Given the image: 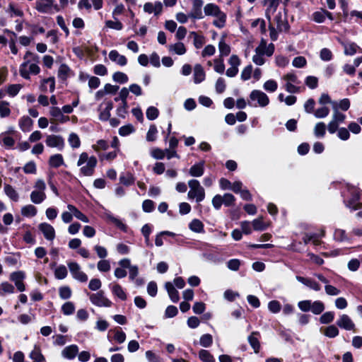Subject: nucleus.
I'll return each mask as SVG.
<instances>
[{
    "mask_svg": "<svg viewBox=\"0 0 362 362\" xmlns=\"http://www.w3.org/2000/svg\"><path fill=\"white\" fill-rule=\"evenodd\" d=\"M24 62L19 68L20 75L25 79H30V75H37L40 71V68L37 65L39 62V56L28 51L24 57Z\"/></svg>",
    "mask_w": 362,
    "mask_h": 362,
    "instance_id": "f257e3e1",
    "label": "nucleus"
},
{
    "mask_svg": "<svg viewBox=\"0 0 362 362\" xmlns=\"http://www.w3.org/2000/svg\"><path fill=\"white\" fill-rule=\"evenodd\" d=\"M97 163L96 157L89 156L86 152H82L77 161V166L80 167V174L86 177L92 176L95 173Z\"/></svg>",
    "mask_w": 362,
    "mask_h": 362,
    "instance_id": "f03ea898",
    "label": "nucleus"
},
{
    "mask_svg": "<svg viewBox=\"0 0 362 362\" xmlns=\"http://www.w3.org/2000/svg\"><path fill=\"white\" fill-rule=\"evenodd\" d=\"M346 192H343L345 205L352 211L360 209L361 204L357 202L360 197L359 190L354 186L349 184L346 185Z\"/></svg>",
    "mask_w": 362,
    "mask_h": 362,
    "instance_id": "7ed1b4c3",
    "label": "nucleus"
},
{
    "mask_svg": "<svg viewBox=\"0 0 362 362\" xmlns=\"http://www.w3.org/2000/svg\"><path fill=\"white\" fill-rule=\"evenodd\" d=\"M189 191L187 197L189 199H195L197 202H202L205 198V190L199 180L192 179L188 181Z\"/></svg>",
    "mask_w": 362,
    "mask_h": 362,
    "instance_id": "20e7f679",
    "label": "nucleus"
},
{
    "mask_svg": "<svg viewBox=\"0 0 362 362\" xmlns=\"http://www.w3.org/2000/svg\"><path fill=\"white\" fill-rule=\"evenodd\" d=\"M34 189L30 193V200L33 204H40L46 198V184L42 179H37L34 184Z\"/></svg>",
    "mask_w": 362,
    "mask_h": 362,
    "instance_id": "39448f33",
    "label": "nucleus"
},
{
    "mask_svg": "<svg viewBox=\"0 0 362 362\" xmlns=\"http://www.w3.org/2000/svg\"><path fill=\"white\" fill-rule=\"evenodd\" d=\"M249 104L254 107H266L269 103L267 95L259 90H253L249 96Z\"/></svg>",
    "mask_w": 362,
    "mask_h": 362,
    "instance_id": "423d86ee",
    "label": "nucleus"
},
{
    "mask_svg": "<svg viewBox=\"0 0 362 362\" xmlns=\"http://www.w3.org/2000/svg\"><path fill=\"white\" fill-rule=\"evenodd\" d=\"M332 119L327 124V129L330 134H334L338 129L339 125L346 119V115L339 110L337 107H333Z\"/></svg>",
    "mask_w": 362,
    "mask_h": 362,
    "instance_id": "0eeeda50",
    "label": "nucleus"
},
{
    "mask_svg": "<svg viewBox=\"0 0 362 362\" xmlns=\"http://www.w3.org/2000/svg\"><path fill=\"white\" fill-rule=\"evenodd\" d=\"M274 21L276 23L277 30L280 32H287L289 25L287 21L286 8H279L278 12L274 15Z\"/></svg>",
    "mask_w": 362,
    "mask_h": 362,
    "instance_id": "6e6552de",
    "label": "nucleus"
},
{
    "mask_svg": "<svg viewBox=\"0 0 362 362\" xmlns=\"http://www.w3.org/2000/svg\"><path fill=\"white\" fill-rule=\"evenodd\" d=\"M283 79L286 81L285 89L290 93H296L300 91V88L296 85L299 84L297 76L293 73H288L284 76Z\"/></svg>",
    "mask_w": 362,
    "mask_h": 362,
    "instance_id": "1a4fd4ad",
    "label": "nucleus"
},
{
    "mask_svg": "<svg viewBox=\"0 0 362 362\" xmlns=\"http://www.w3.org/2000/svg\"><path fill=\"white\" fill-rule=\"evenodd\" d=\"M35 8L37 11L42 13H49L54 9L59 11V6L54 4V0L37 1L35 2Z\"/></svg>",
    "mask_w": 362,
    "mask_h": 362,
    "instance_id": "9d476101",
    "label": "nucleus"
},
{
    "mask_svg": "<svg viewBox=\"0 0 362 362\" xmlns=\"http://www.w3.org/2000/svg\"><path fill=\"white\" fill-rule=\"evenodd\" d=\"M90 302L98 307H110L112 302L104 295V292L100 291L90 295Z\"/></svg>",
    "mask_w": 362,
    "mask_h": 362,
    "instance_id": "9b49d317",
    "label": "nucleus"
},
{
    "mask_svg": "<svg viewBox=\"0 0 362 362\" xmlns=\"http://www.w3.org/2000/svg\"><path fill=\"white\" fill-rule=\"evenodd\" d=\"M67 265L74 279L81 282L88 281V276L81 270V267L77 262H70Z\"/></svg>",
    "mask_w": 362,
    "mask_h": 362,
    "instance_id": "f8f14e48",
    "label": "nucleus"
},
{
    "mask_svg": "<svg viewBox=\"0 0 362 362\" xmlns=\"http://www.w3.org/2000/svg\"><path fill=\"white\" fill-rule=\"evenodd\" d=\"M25 278V274L23 271H16L10 274L9 279L13 281L20 292H23L25 290V286L23 283V280Z\"/></svg>",
    "mask_w": 362,
    "mask_h": 362,
    "instance_id": "ddd939ff",
    "label": "nucleus"
},
{
    "mask_svg": "<svg viewBox=\"0 0 362 362\" xmlns=\"http://www.w3.org/2000/svg\"><path fill=\"white\" fill-rule=\"evenodd\" d=\"M281 1L282 0H264V5L267 6L265 15L269 21H271L272 17L278 12V7Z\"/></svg>",
    "mask_w": 362,
    "mask_h": 362,
    "instance_id": "4468645a",
    "label": "nucleus"
},
{
    "mask_svg": "<svg viewBox=\"0 0 362 362\" xmlns=\"http://www.w3.org/2000/svg\"><path fill=\"white\" fill-rule=\"evenodd\" d=\"M240 58L237 55L233 54L228 60V64L230 66L226 70V76L228 77L235 76L238 73V66L240 65Z\"/></svg>",
    "mask_w": 362,
    "mask_h": 362,
    "instance_id": "2eb2a0df",
    "label": "nucleus"
},
{
    "mask_svg": "<svg viewBox=\"0 0 362 362\" xmlns=\"http://www.w3.org/2000/svg\"><path fill=\"white\" fill-rule=\"evenodd\" d=\"M46 145L51 148H57L62 150L64 147V140L59 135H48L45 140Z\"/></svg>",
    "mask_w": 362,
    "mask_h": 362,
    "instance_id": "dca6fc26",
    "label": "nucleus"
},
{
    "mask_svg": "<svg viewBox=\"0 0 362 362\" xmlns=\"http://www.w3.org/2000/svg\"><path fill=\"white\" fill-rule=\"evenodd\" d=\"M38 229L46 240L52 241L55 238V230L52 225L45 222L41 223L38 225Z\"/></svg>",
    "mask_w": 362,
    "mask_h": 362,
    "instance_id": "f3484780",
    "label": "nucleus"
},
{
    "mask_svg": "<svg viewBox=\"0 0 362 362\" xmlns=\"http://www.w3.org/2000/svg\"><path fill=\"white\" fill-rule=\"evenodd\" d=\"M255 52L262 54L263 56L271 57L274 52V45L272 43L267 45L266 40L262 39L259 45L255 48Z\"/></svg>",
    "mask_w": 362,
    "mask_h": 362,
    "instance_id": "a211bd4d",
    "label": "nucleus"
},
{
    "mask_svg": "<svg viewBox=\"0 0 362 362\" xmlns=\"http://www.w3.org/2000/svg\"><path fill=\"white\" fill-rule=\"evenodd\" d=\"M337 325L342 329L346 330H354L355 324L350 318V317L346 314L341 315L337 321Z\"/></svg>",
    "mask_w": 362,
    "mask_h": 362,
    "instance_id": "6ab92c4d",
    "label": "nucleus"
},
{
    "mask_svg": "<svg viewBox=\"0 0 362 362\" xmlns=\"http://www.w3.org/2000/svg\"><path fill=\"white\" fill-rule=\"evenodd\" d=\"M205 170V162L201 160L192 165L189 169V175L194 177H202Z\"/></svg>",
    "mask_w": 362,
    "mask_h": 362,
    "instance_id": "aec40b11",
    "label": "nucleus"
},
{
    "mask_svg": "<svg viewBox=\"0 0 362 362\" xmlns=\"http://www.w3.org/2000/svg\"><path fill=\"white\" fill-rule=\"evenodd\" d=\"M109 59L120 66H124L127 64L126 57L120 54L117 50H111L110 52Z\"/></svg>",
    "mask_w": 362,
    "mask_h": 362,
    "instance_id": "412c9836",
    "label": "nucleus"
},
{
    "mask_svg": "<svg viewBox=\"0 0 362 362\" xmlns=\"http://www.w3.org/2000/svg\"><path fill=\"white\" fill-rule=\"evenodd\" d=\"M50 115L56 122L65 123L69 120V117L64 115L62 110L57 107H52L50 109Z\"/></svg>",
    "mask_w": 362,
    "mask_h": 362,
    "instance_id": "4be33fe9",
    "label": "nucleus"
},
{
    "mask_svg": "<svg viewBox=\"0 0 362 362\" xmlns=\"http://www.w3.org/2000/svg\"><path fill=\"white\" fill-rule=\"evenodd\" d=\"M296 278L299 282L315 291H319L321 289L320 285L312 279L305 278L300 276H296Z\"/></svg>",
    "mask_w": 362,
    "mask_h": 362,
    "instance_id": "5701e85b",
    "label": "nucleus"
},
{
    "mask_svg": "<svg viewBox=\"0 0 362 362\" xmlns=\"http://www.w3.org/2000/svg\"><path fill=\"white\" fill-rule=\"evenodd\" d=\"M78 352V347L75 344H72L65 347L62 351V355L67 359H73L76 357Z\"/></svg>",
    "mask_w": 362,
    "mask_h": 362,
    "instance_id": "b1692460",
    "label": "nucleus"
},
{
    "mask_svg": "<svg viewBox=\"0 0 362 362\" xmlns=\"http://www.w3.org/2000/svg\"><path fill=\"white\" fill-rule=\"evenodd\" d=\"M204 11L205 15L212 16L214 17H216L218 15H221V13H223V12L221 11L219 7L217 5L212 4V3L207 4L204 7Z\"/></svg>",
    "mask_w": 362,
    "mask_h": 362,
    "instance_id": "393cba45",
    "label": "nucleus"
},
{
    "mask_svg": "<svg viewBox=\"0 0 362 362\" xmlns=\"http://www.w3.org/2000/svg\"><path fill=\"white\" fill-rule=\"evenodd\" d=\"M165 288H166L168 296L170 300L173 303H177L180 300L179 293L175 289L174 285L171 282H166L165 284Z\"/></svg>",
    "mask_w": 362,
    "mask_h": 362,
    "instance_id": "a878e982",
    "label": "nucleus"
},
{
    "mask_svg": "<svg viewBox=\"0 0 362 362\" xmlns=\"http://www.w3.org/2000/svg\"><path fill=\"white\" fill-rule=\"evenodd\" d=\"M103 105L105 107L100 111V119L101 120H107L110 117V110L113 108V104L111 101H107L103 103L100 107L102 108Z\"/></svg>",
    "mask_w": 362,
    "mask_h": 362,
    "instance_id": "bb28decb",
    "label": "nucleus"
},
{
    "mask_svg": "<svg viewBox=\"0 0 362 362\" xmlns=\"http://www.w3.org/2000/svg\"><path fill=\"white\" fill-rule=\"evenodd\" d=\"M205 79V72L200 64H196L194 68V82L199 83Z\"/></svg>",
    "mask_w": 362,
    "mask_h": 362,
    "instance_id": "cd10ccee",
    "label": "nucleus"
},
{
    "mask_svg": "<svg viewBox=\"0 0 362 362\" xmlns=\"http://www.w3.org/2000/svg\"><path fill=\"white\" fill-rule=\"evenodd\" d=\"M49 85V91L52 93L55 88V81L54 77H49L47 78L42 79L40 86V89L42 92L47 91V86Z\"/></svg>",
    "mask_w": 362,
    "mask_h": 362,
    "instance_id": "c85d7f7f",
    "label": "nucleus"
},
{
    "mask_svg": "<svg viewBox=\"0 0 362 362\" xmlns=\"http://www.w3.org/2000/svg\"><path fill=\"white\" fill-rule=\"evenodd\" d=\"M29 357L33 362H44L45 358L42 354L41 349L39 346L35 345L33 350L30 353Z\"/></svg>",
    "mask_w": 362,
    "mask_h": 362,
    "instance_id": "c756f323",
    "label": "nucleus"
},
{
    "mask_svg": "<svg viewBox=\"0 0 362 362\" xmlns=\"http://www.w3.org/2000/svg\"><path fill=\"white\" fill-rule=\"evenodd\" d=\"M68 210L71 211L74 216L76 217L77 219L81 221L83 223H88L89 219L88 218L83 214L81 211H79L75 206L72 204H68L67 205Z\"/></svg>",
    "mask_w": 362,
    "mask_h": 362,
    "instance_id": "7c9ffc66",
    "label": "nucleus"
},
{
    "mask_svg": "<svg viewBox=\"0 0 362 362\" xmlns=\"http://www.w3.org/2000/svg\"><path fill=\"white\" fill-rule=\"evenodd\" d=\"M259 334L258 332H253L248 337V341L255 353H258L260 349V344L257 338Z\"/></svg>",
    "mask_w": 362,
    "mask_h": 362,
    "instance_id": "2f4dec72",
    "label": "nucleus"
},
{
    "mask_svg": "<svg viewBox=\"0 0 362 362\" xmlns=\"http://www.w3.org/2000/svg\"><path fill=\"white\" fill-rule=\"evenodd\" d=\"M110 287L111 288L113 295L122 300H125L127 299V294L119 284H114L112 286H110Z\"/></svg>",
    "mask_w": 362,
    "mask_h": 362,
    "instance_id": "473e14b6",
    "label": "nucleus"
},
{
    "mask_svg": "<svg viewBox=\"0 0 362 362\" xmlns=\"http://www.w3.org/2000/svg\"><path fill=\"white\" fill-rule=\"evenodd\" d=\"M64 164L62 155L57 153L50 156L49 165L52 168H59Z\"/></svg>",
    "mask_w": 362,
    "mask_h": 362,
    "instance_id": "72a5a7b5",
    "label": "nucleus"
},
{
    "mask_svg": "<svg viewBox=\"0 0 362 362\" xmlns=\"http://www.w3.org/2000/svg\"><path fill=\"white\" fill-rule=\"evenodd\" d=\"M344 48L346 55H354L358 51L362 52V49L354 42L344 45Z\"/></svg>",
    "mask_w": 362,
    "mask_h": 362,
    "instance_id": "f704fd0d",
    "label": "nucleus"
},
{
    "mask_svg": "<svg viewBox=\"0 0 362 362\" xmlns=\"http://www.w3.org/2000/svg\"><path fill=\"white\" fill-rule=\"evenodd\" d=\"M189 228L195 233H204V224L203 223L197 218L193 219L189 224Z\"/></svg>",
    "mask_w": 362,
    "mask_h": 362,
    "instance_id": "c9c22d12",
    "label": "nucleus"
},
{
    "mask_svg": "<svg viewBox=\"0 0 362 362\" xmlns=\"http://www.w3.org/2000/svg\"><path fill=\"white\" fill-rule=\"evenodd\" d=\"M15 292V287L7 281H4L0 284V296H4L6 294H11Z\"/></svg>",
    "mask_w": 362,
    "mask_h": 362,
    "instance_id": "e433bc0d",
    "label": "nucleus"
},
{
    "mask_svg": "<svg viewBox=\"0 0 362 362\" xmlns=\"http://www.w3.org/2000/svg\"><path fill=\"white\" fill-rule=\"evenodd\" d=\"M4 192L11 200L14 202L18 201V194L11 185L6 184L4 185Z\"/></svg>",
    "mask_w": 362,
    "mask_h": 362,
    "instance_id": "4c0bfd02",
    "label": "nucleus"
},
{
    "mask_svg": "<svg viewBox=\"0 0 362 362\" xmlns=\"http://www.w3.org/2000/svg\"><path fill=\"white\" fill-rule=\"evenodd\" d=\"M169 51L178 55H182L186 53V48L182 42H177L169 45Z\"/></svg>",
    "mask_w": 362,
    "mask_h": 362,
    "instance_id": "58836bf2",
    "label": "nucleus"
},
{
    "mask_svg": "<svg viewBox=\"0 0 362 362\" xmlns=\"http://www.w3.org/2000/svg\"><path fill=\"white\" fill-rule=\"evenodd\" d=\"M218 50L220 52V57L228 56L230 53V47L226 43L223 38L221 39L218 42Z\"/></svg>",
    "mask_w": 362,
    "mask_h": 362,
    "instance_id": "ea45409f",
    "label": "nucleus"
},
{
    "mask_svg": "<svg viewBox=\"0 0 362 362\" xmlns=\"http://www.w3.org/2000/svg\"><path fill=\"white\" fill-rule=\"evenodd\" d=\"M37 209L32 204H28L22 207L21 214L26 217H33L37 214Z\"/></svg>",
    "mask_w": 362,
    "mask_h": 362,
    "instance_id": "a19ab883",
    "label": "nucleus"
},
{
    "mask_svg": "<svg viewBox=\"0 0 362 362\" xmlns=\"http://www.w3.org/2000/svg\"><path fill=\"white\" fill-rule=\"evenodd\" d=\"M129 95V90L127 88H122L119 93V96L115 98V100L116 102L121 100L122 104L123 105L124 110L127 108V98Z\"/></svg>",
    "mask_w": 362,
    "mask_h": 362,
    "instance_id": "79ce46f5",
    "label": "nucleus"
},
{
    "mask_svg": "<svg viewBox=\"0 0 362 362\" xmlns=\"http://www.w3.org/2000/svg\"><path fill=\"white\" fill-rule=\"evenodd\" d=\"M33 123V120L29 117H23L19 120V126L23 132H29L31 129Z\"/></svg>",
    "mask_w": 362,
    "mask_h": 362,
    "instance_id": "37998d69",
    "label": "nucleus"
},
{
    "mask_svg": "<svg viewBox=\"0 0 362 362\" xmlns=\"http://www.w3.org/2000/svg\"><path fill=\"white\" fill-rule=\"evenodd\" d=\"M68 143L70 146L75 149L78 148L81 146V139L76 133H71L68 137Z\"/></svg>",
    "mask_w": 362,
    "mask_h": 362,
    "instance_id": "c03bdc74",
    "label": "nucleus"
},
{
    "mask_svg": "<svg viewBox=\"0 0 362 362\" xmlns=\"http://www.w3.org/2000/svg\"><path fill=\"white\" fill-rule=\"evenodd\" d=\"M324 310H325V305L322 301L315 300L314 302H312L310 311L314 315H320V313H322L324 311Z\"/></svg>",
    "mask_w": 362,
    "mask_h": 362,
    "instance_id": "a18cd8bd",
    "label": "nucleus"
},
{
    "mask_svg": "<svg viewBox=\"0 0 362 362\" xmlns=\"http://www.w3.org/2000/svg\"><path fill=\"white\" fill-rule=\"evenodd\" d=\"M190 36L193 37L194 45L197 49L201 48L205 43L204 37L198 35L196 32H191Z\"/></svg>",
    "mask_w": 362,
    "mask_h": 362,
    "instance_id": "49530a36",
    "label": "nucleus"
},
{
    "mask_svg": "<svg viewBox=\"0 0 362 362\" xmlns=\"http://www.w3.org/2000/svg\"><path fill=\"white\" fill-rule=\"evenodd\" d=\"M199 357L203 362H216L214 357L209 351L205 349H201L199 351Z\"/></svg>",
    "mask_w": 362,
    "mask_h": 362,
    "instance_id": "de8ad7c7",
    "label": "nucleus"
},
{
    "mask_svg": "<svg viewBox=\"0 0 362 362\" xmlns=\"http://www.w3.org/2000/svg\"><path fill=\"white\" fill-rule=\"evenodd\" d=\"M326 132V125L324 122H317L314 127V134L317 137H323Z\"/></svg>",
    "mask_w": 362,
    "mask_h": 362,
    "instance_id": "09e8293b",
    "label": "nucleus"
},
{
    "mask_svg": "<svg viewBox=\"0 0 362 362\" xmlns=\"http://www.w3.org/2000/svg\"><path fill=\"white\" fill-rule=\"evenodd\" d=\"M337 107V110H341L343 111H346L350 107V101L348 98H344L341 100L339 103L336 101L332 103V107Z\"/></svg>",
    "mask_w": 362,
    "mask_h": 362,
    "instance_id": "8fccbe9b",
    "label": "nucleus"
},
{
    "mask_svg": "<svg viewBox=\"0 0 362 362\" xmlns=\"http://www.w3.org/2000/svg\"><path fill=\"white\" fill-rule=\"evenodd\" d=\"M20 262V254H12L5 257V262L12 267L17 266Z\"/></svg>",
    "mask_w": 362,
    "mask_h": 362,
    "instance_id": "3c124183",
    "label": "nucleus"
},
{
    "mask_svg": "<svg viewBox=\"0 0 362 362\" xmlns=\"http://www.w3.org/2000/svg\"><path fill=\"white\" fill-rule=\"evenodd\" d=\"M106 217L110 221L113 223L117 227H118L122 230H127V226L124 223H123L121 220L115 218L110 213L106 214Z\"/></svg>",
    "mask_w": 362,
    "mask_h": 362,
    "instance_id": "603ef678",
    "label": "nucleus"
},
{
    "mask_svg": "<svg viewBox=\"0 0 362 362\" xmlns=\"http://www.w3.org/2000/svg\"><path fill=\"white\" fill-rule=\"evenodd\" d=\"M106 217L110 221L113 223L117 227H118L122 230H127V226L124 223H123L121 220L115 218L110 213L106 214Z\"/></svg>",
    "mask_w": 362,
    "mask_h": 362,
    "instance_id": "864d4df0",
    "label": "nucleus"
},
{
    "mask_svg": "<svg viewBox=\"0 0 362 362\" xmlns=\"http://www.w3.org/2000/svg\"><path fill=\"white\" fill-rule=\"evenodd\" d=\"M68 274L66 267L64 265H59L54 270V276L57 279H64Z\"/></svg>",
    "mask_w": 362,
    "mask_h": 362,
    "instance_id": "5fc2aeb1",
    "label": "nucleus"
},
{
    "mask_svg": "<svg viewBox=\"0 0 362 362\" xmlns=\"http://www.w3.org/2000/svg\"><path fill=\"white\" fill-rule=\"evenodd\" d=\"M213 343V337L210 334H203L199 339V344L202 346L207 348Z\"/></svg>",
    "mask_w": 362,
    "mask_h": 362,
    "instance_id": "6e6d98bb",
    "label": "nucleus"
},
{
    "mask_svg": "<svg viewBox=\"0 0 362 362\" xmlns=\"http://www.w3.org/2000/svg\"><path fill=\"white\" fill-rule=\"evenodd\" d=\"M92 148L95 152H99L102 150H107L109 148V144L105 140L100 139L95 144L92 145Z\"/></svg>",
    "mask_w": 362,
    "mask_h": 362,
    "instance_id": "4d7b16f0",
    "label": "nucleus"
},
{
    "mask_svg": "<svg viewBox=\"0 0 362 362\" xmlns=\"http://www.w3.org/2000/svg\"><path fill=\"white\" fill-rule=\"evenodd\" d=\"M329 107H327L326 106H323V107L317 108L314 112V115L316 118L322 119V118L326 117L329 115Z\"/></svg>",
    "mask_w": 362,
    "mask_h": 362,
    "instance_id": "13d9d810",
    "label": "nucleus"
},
{
    "mask_svg": "<svg viewBox=\"0 0 362 362\" xmlns=\"http://www.w3.org/2000/svg\"><path fill=\"white\" fill-rule=\"evenodd\" d=\"M334 318V313L332 311H328L323 313L320 317L321 324H328L333 321Z\"/></svg>",
    "mask_w": 362,
    "mask_h": 362,
    "instance_id": "bf43d9fd",
    "label": "nucleus"
},
{
    "mask_svg": "<svg viewBox=\"0 0 362 362\" xmlns=\"http://www.w3.org/2000/svg\"><path fill=\"white\" fill-rule=\"evenodd\" d=\"M75 306L72 302L68 301L62 306V311L65 315H70L74 313Z\"/></svg>",
    "mask_w": 362,
    "mask_h": 362,
    "instance_id": "052dcab7",
    "label": "nucleus"
},
{
    "mask_svg": "<svg viewBox=\"0 0 362 362\" xmlns=\"http://www.w3.org/2000/svg\"><path fill=\"white\" fill-rule=\"evenodd\" d=\"M11 113L9 103L6 101H0V116L1 117H8Z\"/></svg>",
    "mask_w": 362,
    "mask_h": 362,
    "instance_id": "680f3d73",
    "label": "nucleus"
},
{
    "mask_svg": "<svg viewBox=\"0 0 362 362\" xmlns=\"http://www.w3.org/2000/svg\"><path fill=\"white\" fill-rule=\"evenodd\" d=\"M112 79L119 83H125L128 81V76L123 72L117 71L112 76Z\"/></svg>",
    "mask_w": 362,
    "mask_h": 362,
    "instance_id": "e2e57ef3",
    "label": "nucleus"
},
{
    "mask_svg": "<svg viewBox=\"0 0 362 362\" xmlns=\"http://www.w3.org/2000/svg\"><path fill=\"white\" fill-rule=\"evenodd\" d=\"M71 288L67 286H62L59 288V295L62 299H69L71 298Z\"/></svg>",
    "mask_w": 362,
    "mask_h": 362,
    "instance_id": "0e129e2a",
    "label": "nucleus"
},
{
    "mask_svg": "<svg viewBox=\"0 0 362 362\" xmlns=\"http://www.w3.org/2000/svg\"><path fill=\"white\" fill-rule=\"evenodd\" d=\"M115 335H114V340L119 343L122 344L126 340V334L121 330L120 328L115 329L114 330Z\"/></svg>",
    "mask_w": 362,
    "mask_h": 362,
    "instance_id": "69168bd1",
    "label": "nucleus"
},
{
    "mask_svg": "<svg viewBox=\"0 0 362 362\" xmlns=\"http://www.w3.org/2000/svg\"><path fill=\"white\" fill-rule=\"evenodd\" d=\"M263 88L265 90H267L268 92L273 93L276 90V89L278 88V85H277V83L274 80L270 79V80L267 81L264 83Z\"/></svg>",
    "mask_w": 362,
    "mask_h": 362,
    "instance_id": "338daca9",
    "label": "nucleus"
},
{
    "mask_svg": "<svg viewBox=\"0 0 362 362\" xmlns=\"http://www.w3.org/2000/svg\"><path fill=\"white\" fill-rule=\"evenodd\" d=\"M21 88V84H11L7 86L6 92L10 96L14 97L19 93Z\"/></svg>",
    "mask_w": 362,
    "mask_h": 362,
    "instance_id": "774afa93",
    "label": "nucleus"
}]
</instances>
